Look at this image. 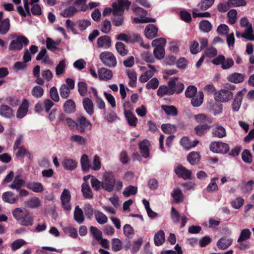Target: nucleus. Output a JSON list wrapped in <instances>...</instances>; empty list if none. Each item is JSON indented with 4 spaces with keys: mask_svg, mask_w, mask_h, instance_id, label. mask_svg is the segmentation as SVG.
<instances>
[{
    "mask_svg": "<svg viewBox=\"0 0 254 254\" xmlns=\"http://www.w3.org/2000/svg\"><path fill=\"white\" fill-rule=\"evenodd\" d=\"M165 241V233L163 230H160L155 234L154 241L156 246L162 245L164 243Z\"/></svg>",
    "mask_w": 254,
    "mask_h": 254,
    "instance_id": "cd10ccee",
    "label": "nucleus"
},
{
    "mask_svg": "<svg viewBox=\"0 0 254 254\" xmlns=\"http://www.w3.org/2000/svg\"><path fill=\"white\" fill-rule=\"evenodd\" d=\"M197 88L194 85H189L185 91V96L187 98H191L196 95Z\"/></svg>",
    "mask_w": 254,
    "mask_h": 254,
    "instance_id": "5fc2aeb1",
    "label": "nucleus"
},
{
    "mask_svg": "<svg viewBox=\"0 0 254 254\" xmlns=\"http://www.w3.org/2000/svg\"><path fill=\"white\" fill-rule=\"evenodd\" d=\"M82 104L86 113L90 116L93 114L94 105L92 101L89 98L86 97L83 99Z\"/></svg>",
    "mask_w": 254,
    "mask_h": 254,
    "instance_id": "4be33fe9",
    "label": "nucleus"
},
{
    "mask_svg": "<svg viewBox=\"0 0 254 254\" xmlns=\"http://www.w3.org/2000/svg\"><path fill=\"white\" fill-rule=\"evenodd\" d=\"M63 108L66 113H73L76 110L75 103L72 99H68L64 104Z\"/></svg>",
    "mask_w": 254,
    "mask_h": 254,
    "instance_id": "5701e85b",
    "label": "nucleus"
},
{
    "mask_svg": "<svg viewBox=\"0 0 254 254\" xmlns=\"http://www.w3.org/2000/svg\"><path fill=\"white\" fill-rule=\"evenodd\" d=\"M194 119L196 122L201 124H205L208 123V124L212 123V120L211 118L208 117L204 114H199L194 116Z\"/></svg>",
    "mask_w": 254,
    "mask_h": 254,
    "instance_id": "f704fd0d",
    "label": "nucleus"
},
{
    "mask_svg": "<svg viewBox=\"0 0 254 254\" xmlns=\"http://www.w3.org/2000/svg\"><path fill=\"white\" fill-rule=\"evenodd\" d=\"M17 152L16 153V156L20 159H23L25 156H27L29 159H31L32 157L31 153L27 150L23 146L21 147L17 148Z\"/></svg>",
    "mask_w": 254,
    "mask_h": 254,
    "instance_id": "bb28decb",
    "label": "nucleus"
},
{
    "mask_svg": "<svg viewBox=\"0 0 254 254\" xmlns=\"http://www.w3.org/2000/svg\"><path fill=\"white\" fill-rule=\"evenodd\" d=\"M175 173L180 178L185 180H190L191 172L188 170L182 165L179 164L175 170Z\"/></svg>",
    "mask_w": 254,
    "mask_h": 254,
    "instance_id": "f8f14e48",
    "label": "nucleus"
},
{
    "mask_svg": "<svg viewBox=\"0 0 254 254\" xmlns=\"http://www.w3.org/2000/svg\"><path fill=\"white\" fill-rule=\"evenodd\" d=\"M137 192V188L135 186L130 185L125 188L123 194L126 197L130 195H135Z\"/></svg>",
    "mask_w": 254,
    "mask_h": 254,
    "instance_id": "c03bdc74",
    "label": "nucleus"
},
{
    "mask_svg": "<svg viewBox=\"0 0 254 254\" xmlns=\"http://www.w3.org/2000/svg\"><path fill=\"white\" fill-rule=\"evenodd\" d=\"M212 135L213 137L222 138L226 136V131L225 128L222 126L216 124L212 129Z\"/></svg>",
    "mask_w": 254,
    "mask_h": 254,
    "instance_id": "2eb2a0df",
    "label": "nucleus"
},
{
    "mask_svg": "<svg viewBox=\"0 0 254 254\" xmlns=\"http://www.w3.org/2000/svg\"><path fill=\"white\" fill-rule=\"evenodd\" d=\"M237 14V12L235 9H231L227 13L229 21L231 24H234L236 22Z\"/></svg>",
    "mask_w": 254,
    "mask_h": 254,
    "instance_id": "69168bd1",
    "label": "nucleus"
},
{
    "mask_svg": "<svg viewBox=\"0 0 254 254\" xmlns=\"http://www.w3.org/2000/svg\"><path fill=\"white\" fill-rule=\"evenodd\" d=\"M117 40L123 41L128 43L130 42H137L143 47L148 49L149 45L148 44L143 45V40L141 36L138 34H133L132 36H128L125 33H120L116 36Z\"/></svg>",
    "mask_w": 254,
    "mask_h": 254,
    "instance_id": "20e7f679",
    "label": "nucleus"
},
{
    "mask_svg": "<svg viewBox=\"0 0 254 254\" xmlns=\"http://www.w3.org/2000/svg\"><path fill=\"white\" fill-rule=\"evenodd\" d=\"M233 97L232 92L227 90H221L214 94V99L220 102H226L231 100Z\"/></svg>",
    "mask_w": 254,
    "mask_h": 254,
    "instance_id": "1a4fd4ad",
    "label": "nucleus"
},
{
    "mask_svg": "<svg viewBox=\"0 0 254 254\" xmlns=\"http://www.w3.org/2000/svg\"><path fill=\"white\" fill-rule=\"evenodd\" d=\"M65 66L66 64L65 60H63L61 61L56 67V75L57 76H60L61 74H63L65 71Z\"/></svg>",
    "mask_w": 254,
    "mask_h": 254,
    "instance_id": "603ef678",
    "label": "nucleus"
},
{
    "mask_svg": "<svg viewBox=\"0 0 254 254\" xmlns=\"http://www.w3.org/2000/svg\"><path fill=\"white\" fill-rule=\"evenodd\" d=\"M80 163L82 169L84 171H88L91 167L88 156L86 154H83L82 155Z\"/></svg>",
    "mask_w": 254,
    "mask_h": 254,
    "instance_id": "ea45409f",
    "label": "nucleus"
},
{
    "mask_svg": "<svg viewBox=\"0 0 254 254\" xmlns=\"http://www.w3.org/2000/svg\"><path fill=\"white\" fill-rule=\"evenodd\" d=\"M70 89L67 88L66 84H63L60 88V93L62 98L66 99L69 96Z\"/></svg>",
    "mask_w": 254,
    "mask_h": 254,
    "instance_id": "052dcab7",
    "label": "nucleus"
},
{
    "mask_svg": "<svg viewBox=\"0 0 254 254\" xmlns=\"http://www.w3.org/2000/svg\"><path fill=\"white\" fill-rule=\"evenodd\" d=\"M158 28L152 24L148 25L145 28L144 34L146 37L152 39L157 35Z\"/></svg>",
    "mask_w": 254,
    "mask_h": 254,
    "instance_id": "a211bd4d",
    "label": "nucleus"
},
{
    "mask_svg": "<svg viewBox=\"0 0 254 254\" xmlns=\"http://www.w3.org/2000/svg\"><path fill=\"white\" fill-rule=\"evenodd\" d=\"M203 93L202 91H199L196 96L191 98V103L193 107H197L200 106L203 100Z\"/></svg>",
    "mask_w": 254,
    "mask_h": 254,
    "instance_id": "c85d7f7f",
    "label": "nucleus"
},
{
    "mask_svg": "<svg viewBox=\"0 0 254 254\" xmlns=\"http://www.w3.org/2000/svg\"><path fill=\"white\" fill-rule=\"evenodd\" d=\"M63 164L64 168L67 170H73L77 167V162L73 159H65Z\"/></svg>",
    "mask_w": 254,
    "mask_h": 254,
    "instance_id": "c9c22d12",
    "label": "nucleus"
},
{
    "mask_svg": "<svg viewBox=\"0 0 254 254\" xmlns=\"http://www.w3.org/2000/svg\"><path fill=\"white\" fill-rule=\"evenodd\" d=\"M200 159V154L197 152H191L187 156V160L189 163L194 165L199 163Z\"/></svg>",
    "mask_w": 254,
    "mask_h": 254,
    "instance_id": "c756f323",
    "label": "nucleus"
},
{
    "mask_svg": "<svg viewBox=\"0 0 254 254\" xmlns=\"http://www.w3.org/2000/svg\"><path fill=\"white\" fill-rule=\"evenodd\" d=\"M2 199L3 201L8 203L15 204L18 201L19 196L12 191H8L2 193Z\"/></svg>",
    "mask_w": 254,
    "mask_h": 254,
    "instance_id": "ddd939ff",
    "label": "nucleus"
},
{
    "mask_svg": "<svg viewBox=\"0 0 254 254\" xmlns=\"http://www.w3.org/2000/svg\"><path fill=\"white\" fill-rule=\"evenodd\" d=\"M165 51L164 47L162 46L157 47L154 48L153 50V55L156 59L157 60H161L164 58Z\"/></svg>",
    "mask_w": 254,
    "mask_h": 254,
    "instance_id": "a18cd8bd",
    "label": "nucleus"
},
{
    "mask_svg": "<svg viewBox=\"0 0 254 254\" xmlns=\"http://www.w3.org/2000/svg\"><path fill=\"white\" fill-rule=\"evenodd\" d=\"M252 232L250 229L246 228L241 230L240 236L238 239L237 242H242L247 241L251 238Z\"/></svg>",
    "mask_w": 254,
    "mask_h": 254,
    "instance_id": "58836bf2",
    "label": "nucleus"
},
{
    "mask_svg": "<svg viewBox=\"0 0 254 254\" xmlns=\"http://www.w3.org/2000/svg\"><path fill=\"white\" fill-rule=\"evenodd\" d=\"M245 75L242 73L234 72L228 77V80L234 83H239L243 82Z\"/></svg>",
    "mask_w": 254,
    "mask_h": 254,
    "instance_id": "b1692460",
    "label": "nucleus"
},
{
    "mask_svg": "<svg viewBox=\"0 0 254 254\" xmlns=\"http://www.w3.org/2000/svg\"><path fill=\"white\" fill-rule=\"evenodd\" d=\"M116 49L121 56H125L128 53V50L125 45L121 42H118L115 45Z\"/></svg>",
    "mask_w": 254,
    "mask_h": 254,
    "instance_id": "37998d69",
    "label": "nucleus"
},
{
    "mask_svg": "<svg viewBox=\"0 0 254 254\" xmlns=\"http://www.w3.org/2000/svg\"><path fill=\"white\" fill-rule=\"evenodd\" d=\"M70 141L76 142L79 145H85L86 143V139L79 135H73L70 137Z\"/></svg>",
    "mask_w": 254,
    "mask_h": 254,
    "instance_id": "bf43d9fd",
    "label": "nucleus"
},
{
    "mask_svg": "<svg viewBox=\"0 0 254 254\" xmlns=\"http://www.w3.org/2000/svg\"><path fill=\"white\" fill-rule=\"evenodd\" d=\"M97 44L98 48L107 49L111 46L112 40L109 36L104 35L98 38Z\"/></svg>",
    "mask_w": 254,
    "mask_h": 254,
    "instance_id": "4468645a",
    "label": "nucleus"
},
{
    "mask_svg": "<svg viewBox=\"0 0 254 254\" xmlns=\"http://www.w3.org/2000/svg\"><path fill=\"white\" fill-rule=\"evenodd\" d=\"M96 221L100 224H103L107 222V217L102 212L97 211L95 213Z\"/></svg>",
    "mask_w": 254,
    "mask_h": 254,
    "instance_id": "864d4df0",
    "label": "nucleus"
},
{
    "mask_svg": "<svg viewBox=\"0 0 254 254\" xmlns=\"http://www.w3.org/2000/svg\"><path fill=\"white\" fill-rule=\"evenodd\" d=\"M77 12V9L74 6H69L61 13V14L64 17H71L73 16Z\"/></svg>",
    "mask_w": 254,
    "mask_h": 254,
    "instance_id": "2f4dec72",
    "label": "nucleus"
},
{
    "mask_svg": "<svg viewBox=\"0 0 254 254\" xmlns=\"http://www.w3.org/2000/svg\"><path fill=\"white\" fill-rule=\"evenodd\" d=\"M218 179V178L217 177H215L211 179V182L208 184V185L206 187V190L208 192L216 191L218 190V186L215 182V181Z\"/></svg>",
    "mask_w": 254,
    "mask_h": 254,
    "instance_id": "4d7b16f0",
    "label": "nucleus"
},
{
    "mask_svg": "<svg viewBox=\"0 0 254 254\" xmlns=\"http://www.w3.org/2000/svg\"><path fill=\"white\" fill-rule=\"evenodd\" d=\"M232 239L228 237L221 238L217 243V247L220 250H225L231 245Z\"/></svg>",
    "mask_w": 254,
    "mask_h": 254,
    "instance_id": "aec40b11",
    "label": "nucleus"
},
{
    "mask_svg": "<svg viewBox=\"0 0 254 254\" xmlns=\"http://www.w3.org/2000/svg\"><path fill=\"white\" fill-rule=\"evenodd\" d=\"M199 29L205 32H209L212 29L211 23L207 20L201 21L199 24Z\"/></svg>",
    "mask_w": 254,
    "mask_h": 254,
    "instance_id": "49530a36",
    "label": "nucleus"
},
{
    "mask_svg": "<svg viewBox=\"0 0 254 254\" xmlns=\"http://www.w3.org/2000/svg\"><path fill=\"white\" fill-rule=\"evenodd\" d=\"M27 188L35 192H41L43 191L42 185L40 183H31L27 185Z\"/></svg>",
    "mask_w": 254,
    "mask_h": 254,
    "instance_id": "79ce46f5",
    "label": "nucleus"
},
{
    "mask_svg": "<svg viewBox=\"0 0 254 254\" xmlns=\"http://www.w3.org/2000/svg\"><path fill=\"white\" fill-rule=\"evenodd\" d=\"M26 206L30 208H35L38 207L41 204V201L39 198L33 197L25 202Z\"/></svg>",
    "mask_w": 254,
    "mask_h": 254,
    "instance_id": "4c0bfd02",
    "label": "nucleus"
},
{
    "mask_svg": "<svg viewBox=\"0 0 254 254\" xmlns=\"http://www.w3.org/2000/svg\"><path fill=\"white\" fill-rule=\"evenodd\" d=\"M81 191L83 197L86 199H92L93 198V192L87 183H83L81 186Z\"/></svg>",
    "mask_w": 254,
    "mask_h": 254,
    "instance_id": "a878e982",
    "label": "nucleus"
},
{
    "mask_svg": "<svg viewBox=\"0 0 254 254\" xmlns=\"http://www.w3.org/2000/svg\"><path fill=\"white\" fill-rule=\"evenodd\" d=\"M162 110L168 115L176 116L178 115L177 108L174 106L162 105L161 106Z\"/></svg>",
    "mask_w": 254,
    "mask_h": 254,
    "instance_id": "a19ab883",
    "label": "nucleus"
},
{
    "mask_svg": "<svg viewBox=\"0 0 254 254\" xmlns=\"http://www.w3.org/2000/svg\"><path fill=\"white\" fill-rule=\"evenodd\" d=\"M0 115L7 119H11L14 116L13 110L5 104L0 105Z\"/></svg>",
    "mask_w": 254,
    "mask_h": 254,
    "instance_id": "f3484780",
    "label": "nucleus"
},
{
    "mask_svg": "<svg viewBox=\"0 0 254 254\" xmlns=\"http://www.w3.org/2000/svg\"><path fill=\"white\" fill-rule=\"evenodd\" d=\"M71 194L68 189H64L60 197L63 207L66 211H69L71 209L70 204Z\"/></svg>",
    "mask_w": 254,
    "mask_h": 254,
    "instance_id": "9d476101",
    "label": "nucleus"
},
{
    "mask_svg": "<svg viewBox=\"0 0 254 254\" xmlns=\"http://www.w3.org/2000/svg\"><path fill=\"white\" fill-rule=\"evenodd\" d=\"M150 142L147 139H143L138 144L139 149L140 150L141 155L144 158H148L150 155L149 146Z\"/></svg>",
    "mask_w": 254,
    "mask_h": 254,
    "instance_id": "dca6fc26",
    "label": "nucleus"
},
{
    "mask_svg": "<svg viewBox=\"0 0 254 254\" xmlns=\"http://www.w3.org/2000/svg\"><path fill=\"white\" fill-rule=\"evenodd\" d=\"M99 59L105 66L114 67L117 65L116 58L112 52L109 51L101 52L99 55Z\"/></svg>",
    "mask_w": 254,
    "mask_h": 254,
    "instance_id": "39448f33",
    "label": "nucleus"
},
{
    "mask_svg": "<svg viewBox=\"0 0 254 254\" xmlns=\"http://www.w3.org/2000/svg\"><path fill=\"white\" fill-rule=\"evenodd\" d=\"M29 43L28 39L24 36H19L15 40H13L9 44V49L10 51L20 50L23 44L26 46Z\"/></svg>",
    "mask_w": 254,
    "mask_h": 254,
    "instance_id": "423d86ee",
    "label": "nucleus"
},
{
    "mask_svg": "<svg viewBox=\"0 0 254 254\" xmlns=\"http://www.w3.org/2000/svg\"><path fill=\"white\" fill-rule=\"evenodd\" d=\"M111 30V23L110 20L106 19L103 22L102 28H101V31L105 34L110 33Z\"/></svg>",
    "mask_w": 254,
    "mask_h": 254,
    "instance_id": "774afa93",
    "label": "nucleus"
},
{
    "mask_svg": "<svg viewBox=\"0 0 254 254\" xmlns=\"http://www.w3.org/2000/svg\"><path fill=\"white\" fill-rule=\"evenodd\" d=\"M171 195L177 203L183 201V194L181 190L179 188L174 190L173 192L171 193Z\"/></svg>",
    "mask_w": 254,
    "mask_h": 254,
    "instance_id": "09e8293b",
    "label": "nucleus"
},
{
    "mask_svg": "<svg viewBox=\"0 0 254 254\" xmlns=\"http://www.w3.org/2000/svg\"><path fill=\"white\" fill-rule=\"evenodd\" d=\"M10 28V21L7 18L0 22V34L1 35L6 34Z\"/></svg>",
    "mask_w": 254,
    "mask_h": 254,
    "instance_id": "e433bc0d",
    "label": "nucleus"
},
{
    "mask_svg": "<svg viewBox=\"0 0 254 254\" xmlns=\"http://www.w3.org/2000/svg\"><path fill=\"white\" fill-rule=\"evenodd\" d=\"M178 80V77L171 78L168 82V86L166 85L160 86L157 92V95L162 97L164 95H172L176 91V82Z\"/></svg>",
    "mask_w": 254,
    "mask_h": 254,
    "instance_id": "7ed1b4c3",
    "label": "nucleus"
},
{
    "mask_svg": "<svg viewBox=\"0 0 254 254\" xmlns=\"http://www.w3.org/2000/svg\"><path fill=\"white\" fill-rule=\"evenodd\" d=\"M124 114L130 126L135 127L137 124V119L134 115L129 110H125Z\"/></svg>",
    "mask_w": 254,
    "mask_h": 254,
    "instance_id": "393cba45",
    "label": "nucleus"
},
{
    "mask_svg": "<svg viewBox=\"0 0 254 254\" xmlns=\"http://www.w3.org/2000/svg\"><path fill=\"white\" fill-rule=\"evenodd\" d=\"M242 159L243 161L248 164L253 162V156L251 152L248 149H245L242 153Z\"/></svg>",
    "mask_w": 254,
    "mask_h": 254,
    "instance_id": "3c124183",
    "label": "nucleus"
},
{
    "mask_svg": "<svg viewBox=\"0 0 254 254\" xmlns=\"http://www.w3.org/2000/svg\"><path fill=\"white\" fill-rule=\"evenodd\" d=\"M12 213L13 217L20 225L28 227L33 225L34 218L29 210L17 207L12 210Z\"/></svg>",
    "mask_w": 254,
    "mask_h": 254,
    "instance_id": "f03ea898",
    "label": "nucleus"
},
{
    "mask_svg": "<svg viewBox=\"0 0 254 254\" xmlns=\"http://www.w3.org/2000/svg\"><path fill=\"white\" fill-rule=\"evenodd\" d=\"M211 124L206 123L196 126L194 128L196 134L199 136H202L209 130L211 127Z\"/></svg>",
    "mask_w": 254,
    "mask_h": 254,
    "instance_id": "412c9836",
    "label": "nucleus"
},
{
    "mask_svg": "<svg viewBox=\"0 0 254 254\" xmlns=\"http://www.w3.org/2000/svg\"><path fill=\"white\" fill-rule=\"evenodd\" d=\"M101 162L100 157L96 155L94 156L92 166L91 167L94 171H98L101 168Z\"/></svg>",
    "mask_w": 254,
    "mask_h": 254,
    "instance_id": "e2e57ef3",
    "label": "nucleus"
},
{
    "mask_svg": "<svg viewBox=\"0 0 254 254\" xmlns=\"http://www.w3.org/2000/svg\"><path fill=\"white\" fill-rule=\"evenodd\" d=\"M31 93L34 97L40 98L44 94V89L40 86H36L33 88Z\"/></svg>",
    "mask_w": 254,
    "mask_h": 254,
    "instance_id": "6e6d98bb",
    "label": "nucleus"
},
{
    "mask_svg": "<svg viewBox=\"0 0 254 254\" xmlns=\"http://www.w3.org/2000/svg\"><path fill=\"white\" fill-rule=\"evenodd\" d=\"M78 91L80 95L85 97L87 93V85L84 81H79L77 83Z\"/></svg>",
    "mask_w": 254,
    "mask_h": 254,
    "instance_id": "8fccbe9b",
    "label": "nucleus"
},
{
    "mask_svg": "<svg viewBox=\"0 0 254 254\" xmlns=\"http://www.w3.org/2000/svg\"><path fill=\"white\" fill-rule=\"evenodd\" d=\"M244 199L241 197H238L232 200L231 204L232 206L235 209H239L243 205Z\"/></svg>",
    "mask_w": 254,
    "mask_h": 254,
    "instance_id": "338daca9",
    "label": "nucleus"
},
{
    "mask_svg": "<svg viewBox=\"0 0 254 254\" xmlns=\"http://www.w3.org/2000/svg\"><path fill=\"white\" fill-rule=\"evenodd\" d=\"M99 78L100 80L108 81L113 77L112 71L107 68L102 67L98 70Z\"/></svg>",
    "mask_w": 254,
    "mask_h": 254,
    "instance_id": "6ab92c4d",
    "label": "nucleus"
},
{
    "mask_svg": "<svg viewBox=\"0 0 254 254\" xmlns=\"http://www.w3.org/2000/svg\"><path fill=\"white\" fill-rule=\"evenodd\" d=\"M92 124L85 117L81 116L76 120V129L80 133L90 130Z\"/></svg>",
    "mask_w": 254,
    "mask_h": 254,
    "instance_id": "6e6552de",
    "label": "nucleus"
},
{
    "mask_svg": "<svg viewBox=\"0 0 254 254\" xmlns=\"http://www.w3.org/2000/svg\"><path fill=\"white\" fill-rule=\"evenodd\" d=\"M246 30L244 33L242 34L241 36L247 40L254 41V35L253 34V30L252 24L246 27Z\"/></svg>",
    "mask_w": 254,
    "mask_h": 254,
    "instance_id": "de8ad7c7",
    "label": "nucleus"
},
{
    "mask_svg": "<svg viewBox=\"0 0 254 254\" xmlns=\"http://www.w3.org/2000/svg\"><path fill=\"white\" fill-rule=\"evenodd\" d=\"M209 148L210 151L217 153H227L230 149L228 144L221 141H215L210 143Z\"/></svg>",
    "mask_w": 254,
    "mask_h": 254,
    "instance_id": "0eeeda50",
    "label": "nucleus"
},
{
    "mask_svg": "<svg viewBox=\"0 0 254 254\" xmlns=\"http://www.w3.org/2000/svg\"><path fill=\"white\" fill-rule=\"evenodd\" d=\"M246 90L243 89V90L239 91L236 94L235 99L232 104V110L234 112H238L242 104L243 96Z\"/></svg>",
    "mask_w": 254,
    "mask_h": 254,
    "instance_id": "9b49d317",
    "label": "nucleus"
},
{
    "mask_svg": "<svg viewBox=\"0 0 254 254\" xmlns=\"http://www.w3.org/2000/svg\"><path fill=\"white\" fill-rule=\"evenodd\" d=\"M74 219L78 224H81L84 221L83 212L78 205L75 208Z\"/></svg>",
    "mask_w": 254,
    "mask_h": 254,
    "instance_id": "7c9ffc66",
    "label": "nucleus"
},
{
    "mask_svg": "<svg viewBox=\"0 0 254 254\" xmlns=\"http://www.w3.org/2000/svg\"><path fill=\"white\" fill-rule=\"evenodd\" d=\"M123 182L115 178L112 172H106L103 177L102 189L107 192H111L113 190L119 191L123 187Z\"/></svg>",
    "mask_w": 254,
    "mask_h": 254,
    "instance_id": "f257e3e1",
    "label": "nucleus"
},
{
    "mask_svg": "<svg viewBox=\"0 0 254 254\" xmlns=\"http://www.w3.org/2000/svg\"><path fill=\"white\" fill-rule=\"evenodd\" d=\"M24 102H27L26 99H24L22 104L19 107L17 110L16 117L17 118L21 119L26 116L28 111V105L25 104Z\"/></svg>",
    "mask_w": 254,
    "mask_h": 254,
    "instance_id": "72a5a7b5",
    "label": "nucleus"
},
{
    "mask_svg": "<svg viewBox=\"0 0 254 254\" xmlns=\"http://www.w3.org/2000/svg\"><path fill=\"white\" fill-rule=\"evenodd\" d=\"M133 21L135 23H146L148 22H155L156 19L153 18L141 16L140 17L134 18Z\"/></svg>",
    "mask_w": 254,
    "mask_h": 254,
    "instance_id": "13d9d810",
    "label": "nucleus"
},
{
    "mask_svg": "<svg viewBox=\"0 0 254 254\" xmlns=\"http://www.w3.org/2000/svg\"><path fill=\"white\" fill-rule=\"evenodd\" d=\"M102 183L103 181L101 182L95 178H92L91 180V186L96 191H99L102 189Z\"/></svg>",
    "mask_w": 254,
    "mask_h": 254,
    "instance_id": "0e129e2a",
    "label": "nucleus"
},
{
    "mask_svg": "<svg viewBox=\"0 0 254 254\" xmlns=\"http://www.w3.org/2000/svg\"><path fill=\"white\" fill-rule=\"evenodd\" d=\"M124 233L128 238H132L134 235V230L129 224H126L123 228Z\"/></svg>",
    "mask_w": 254,
    "mask_h": 254,
    "instance_id": "680f3d73",
    "label": "nucleus"
},
{
    "mask_svg": "<svg viewBox=\"0 0 254 254\" xmlns=\"http://www.w3.org/2000/svg\"><path fill=\"white\" fill-rule=\"evenodd\" d=\"M19 175L16 176L12 184L9 186L10 188L19 190L22 187L24 186L25 181L23 179H19Z\"/></svg>",
    "mask_w": 254,
    "mask_h": 254,
    "instance_id": "473e14b6",
    "label": "nucleus"
}]
</instances>
